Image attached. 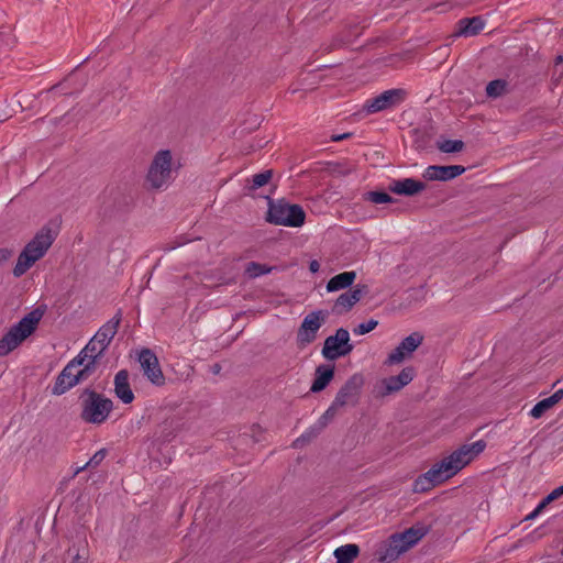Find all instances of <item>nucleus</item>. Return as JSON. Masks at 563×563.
Segmentation results:
<instances>
[{
    "label": "nucleus",
    "instance_id": "f257e3e1",
    "mask_svg": "<svg viewBox=\"0 0 563 563\" xmlns=\"http://www.w3.org/2000/svg\"><path fill=\"white\" fill-rule=\"evenodd\" d=\"M79 418L88 424H103L113 411L114 404L92 387H85L78 396Z\"/></svg>",
    "mask_w": 563,
    "mask_h": 563
},
{
    "label": "nucleus",
    "instance_id": "f03ea898",
    "mask_svg": "<svg viewBox=\"0 0 563 563\" xmlns=\"http://www.w3.org/2000/svg\"><path fill=\"white\" fill-rule=\"evenodd\" d=\"M44 312L45 309L37 307L11 327L0 340V356L8 355L29 338L35 331Z\"/></svg>",
    "mask_w": 563,
    "mask_h": 563
},
{
    "label": "nucleus",
    "instance_id": "7ed1b4c3",
    "mask_svg": "<svg viewBox=\"0 0 563 563\" xmlns=\"http://www.w3.org/2000/svg\"><path fill=\"white\" fill-rule=\"evenodd\" d=\"M268 211L266 220L276 225L298 228L305 223L306 212L299 205H291L286 199L274 200L267 197Z\"/></svg>",
    "mask_w": 563,
    "mask_h": 563
},
{
    "label": "nucleus",
    "instance_id": "20e7f679",
    "mask_svg": "<svg viewBox=\"0 0 563 563\" xmlns=\"http://www.w3.org/2000/svg\"><path fill=\"white\" fill-rule=\"evenodd\" d=\"M485 448L486 442L484 440H478L471 444H463L449 456L438 462V465L441 466V470L451 478L473 461L475 456L482 453Z\"/></svg>",
    "mask_w": 563,
    "mask_h": 563
},
{
    "label": "nucleus",
    "instance_id": "39448f33",
    "mask_svg": "<svg viewBox=\"0 0 563 563\" xmlns=\"http://www.w3.org/2000/svg\"><path fill=\"white\" fill-rule=\"evenodd\" d=\"M172 161L168 150H161L155 154L146 175V183L152 189L159 190L172 181Z\"/></svg>",
    "mask_w": 563,
    "mask_h": 563
},
{
    "label": "nucleus",
    "instance_id": "423d86ee",
    "mask_svg": "<svg viewBox=\"0 0 563 563\" xmlns=\"http://www.w3.org/2000/svg\"><path fill=\"white\" fill-rule=\"evenodd\" d=\"M121 316V310H119L115 316L104 323L86 344V352L95 354L91 355L92 360L99 362L103 357L104 351L108 349L118 332Z\"/></svg>",
    "mask_w": 563,
    "mask_h": 563
},
{
    "label": "nucleus",
    "instance_id": "0eeeda50",
    "mask_svg": "<svg viewBox=\"0 0 563 563\" xmlns=\"http://www.w3.org/2000/svg\"><path fill=\"white\" fill-rule=\"evenodd\" d=\"M354 346L350 343V333L344 328H339L334 335H330L324 340L322 355L329 361H334L349 355Z\"/></svg>",
    "mask_w": 563,
    "mask_h": 563
},
{
    "label": "nucleus",
    "instance_id": "6e6552de",
    "mask_svg": "<svg viewBox=\"0 0 563 563\" xmlns=\"http://www.w3.org/2000/svg\"><path fill=\"white\" fill-rule=\"evenodd\" d=\"M407 96V90L402 88L389 89L368 99L363 108L367 113H376L401 104Z\"/></svg>",
    "mask_w": 563,
    "mask_h": 563
},
{
    "label": "nucleus",
    "instance_id": "1a4fd4ad",
    "mask_svg": "<svg viewBox=\"0 0 563 563\" xmlns=\"http://www.w3.org/2000/svg\"><path fill=\"white\" fill-rule=\"evenodd\" d=\"M324 321L325 313L322 310L308 313L297 331V345L305 347L311 344L317 339V333Z\"/></svg>",
    "mask_w": 563,
    "mask_h": 563
},
{
    "label": "nucleus",
    "instance_id": "9d476101",
    "mask_svg": "<svg viewBox=\"0 0 563 563\" xmlns=\"http://www.w3.org/2000/svg\"><path fill=\"white\" fill-rule=\"evenodd\" d=\"M139 362L144 376L157 387L165 385V376L163 374L159 361L156 354L150 349H143L139 355Z\"/></svg>",
    "mask_w": 563,
    "mask_h": 563
},
{
    "label": "nucleus",
    "instance_id": "9b49d317",
    "mask_svg": "<svg viewBox=\"0 0 563 563\" xmlns=\"http://www.w3.org/2000/svg\"><path fill=\"white\" fill-rule=\"evenodd\" d=\"M409 549L401 533H394L379 544L376 550V556L380 563L393 562Z\"/></svg>",
    "mask_w": 563,
    "mask_h": 563
},
{
    "label": "nucleus",
    "instance_id": "f8f14e48",
    "mask_svg": "<svg viewBox=\"0 0 563 563\" xmlns=\"http://www.w3.org/2000/svg\"><path fill=\"white\" fill-rule=\"evenodd\" d=\"M364 382L363 374H353L339 389L333 400L335 401V406L344 407L350 404L355 405L358 400Z\"/></svg>",
    "mask_w": 563,
    "mask_h": 563
},
{
    "label": "nucleus",
    "instance_id": "ddd939ff",
    "mask_svg": "<svg viewBox=\"0 0 563 563\" xmlns=\"http://www.w3.org/2000/svg\"><path fill=\"white\" fill-rule=\"evenodd\" d=\"M55 240V234L48 227H43L35 236L25 245L23 252L36 261L42 258Z\"/></svg>",
    "mask_w": 563,
    "mask_h": 563
},
{
    "label": "nucleus",
    "instance_id": "4468645a",
    "mask_svg": "<svg viewBox=\"0 0 563 563\" xmlns=\"http://www.w3.org/2000/svg\"><path fill=\"white\" fill-rule=\"evenodd\" d=\"M415 374V368L412 366H407L402 368L398 375L382 379L378 395L380 397H385L401 390L413 379Z\"/></svg>",
    "mask_w": 563,
    "mask_h": 563
},
{
    "label": "nucleus",
    "instance_id": "2eb2a0df",
    "mask_svg": "<svg viewBox=\"0 0 563 563\" xmlns=\"http://www.w3.org/2000/svg\"><path fill=\"white\" fill-rule=\"evenodd\" d=\"M465 172V167L462 165H430L428 166L422 177L428 181H449Z\"/></svg>",
    "mask_w": 563,
    "mask_h": 563
},
{
    "label": "nucleus",
    "instance_id": "dca6fc26",
    "mask_svg": "<svg viewBox=\"0 0 563 563\" xmlns=\"http://www.w3.org/2000/svg\"><path fill=\"white\" fill-rule=\"evenodd\" d=\"M368 294L367 285H356L354 288L341 294L332 308L336 314L350 311L353 306L361 300L364 295Z\"/></svg>",
    "mask_w": 563,
    "mask_h": 563
},
{
    "label": "nucleus",
    "instance_id": "f3484780",
    "mask_svg": "<svg viewBox=\"0 0 563 563\" xmlns=\"http://www.w3.org/2000/svg\"><path fill=\"white\" fill-rule=\"evenodd\" d=\"M427 189V184L413 178L395 179L388 190L399 196L412 197Z\"/></svg>",
    "mask_w": 563,
    "mask_h": 563
},
{
    "label": "nucleus",
    "instance_id": "a211bd4d",
    "mask_svg": "<svg viewBox=\"0 0 563 563\" xmlns=\"http://www.w3.org/2000/svg\"><path fill=\"white\" fill-rule=\"evenodd\" d=\"M339 408L341 407L335 406V401H333L325 412L319 418L318 422L308 432L298 438L294 442V445H297L300 441L308 442L312 438L317 437L319 432L335 417Z\"/></svg>",
    "mask_w": 563,
    "mask_h": 563
},
{
    "label": "nucleus",
    "instance_id": "6ab92c4d",
    "mask_svg": "<svg viewBox=\"0 0 563 563\" xmlns=\"http://www.w3.org/2000/svg\"><path fill=\"white\" fill-rule=\"evenodd\" d=\"M89 559L88 542L85 537L77 536V541L65 553V563H87Z\"/></svg>",
    "mask_w": 563,
    "mask_h": 563
},
{
    "label": "nucleus",
    "instance_id": "aec40b11",
    "mask_svg": "<svg viewBox=\"0 0 563 563\" xmlns=\"http://www.w3.org/2000/svg\"><path fill=\"white\" fill-rule=\"evenodd\" d=\"M114 394L125 405L134 400V394L129 383V372L126 369L119 371L114 376Z\"/></svg>",
    "mask_w": 563,
    "mask_h": 563
},
{
    "label": "nucleus",
    "instance_id": "412c9836",
    "mask_svg": "<svg viewBox=\"0 0 563 563\" xmlns=\"http://www.w3.org/2000/svg\"><path fill=\"white\" fill-rule=\"evenodd\" d=\"M485 26V22L481 16L464 18L456 23L454 36H474L477 35Z\"/></svg>",
    "mask_w": 563,
    "mask_h": 563
},
{
    "label": "nucleus",
    "instance_id": "4be33fe9",
    "mask_svg": "<svg viewBox=\"0 0 563 563\" xmlns=\"http://www.w3.org/2000/svg\"><path fill=\"white\" fill-rule=\"evenodd\" d=\"M75 386V369L66 365L56 377L54 386L52 387V394L60 396Z\"/></svg>",
    "mask_w": 563,
    "mask_h": 563
},
{
    "label": "nucleus",
    "instance_id": "5701e85b",
    "mask_svg": "<svg viewBox=\"0 0 563 563\" xmlns=\"http://www.w3.org/2000/svg\"><path fill=\"white\" fill-rule=\"evenodd\" d=\"M334 377L333 365H319L314 372V379L310 387L311 393H320L330 384Z\"/></svg>",
    "mask_w": 563,
    "mask_h": 563
},
{
    "label": "nucleus",
    "instance_id": "b1692460",
    "mask_svg": "<svg viewBox=\"0 0 563 563\" xmlns=\"http://www.w3.org/2000/svg\"><path fill=\"white\" fill-rule=\"evenodd\" d=\"M430 531V526H426L421 522L413 525L412 527L400 532L406 544L411 549L417 544L424 536Z\"/></svg>",
    "mask_w": 563,
    "mask_h": 563
},
{
    "label": "nucleus",
    "instance_id": "393cba45",
    "mask_svg": "<svg viewBox=\"0 0 563 563\" xmlns=\"http://www.w3.org/2000/svg\"><path fill=\"white\" fill-rule=\"evenodd\" d=\"M356 278L355 272H343L333 276L327 284V290L329 292L338 291L350 287Z\"/></svg>",
    "mask_w": 563,
    "mask_h": 563
},
{
    "label": "nucleus",
    "instance_id": "a878e982",
    "mask_svg": "<svg viewBox=\"0 0 563 563\" xmlns=\"http://www.w3.org/2000/svg\"><path fill=\"white\" fill-rule=\"evenodd\" d=\"M360 554V547L354 543H349L336 548L333 552L336 563H353Z\"/></svg>",
    "mask_w": 563,
    "mask_h": 563
},
{
    "label": "nucleus",
    "instance_id": "bb28decb",
    "mask_svg": "<svg viewBox=\"0 0 563 563\" xmlns=\"http://www.w3.org/2000/svg\"><path fill=\"white\" fill-rule=\"evenodd\" d=\"M35 262H37V261L34 257H32L31 255H27L26 252L22 251L20 253L16 264L13 268V272H12L13 275L15 277H21L35 264Z\"/></svg>",
    "mask_w": 563,
    "mask_h": 563
},
{
    "label": "nucleus",
    "instance_id": "cd10ccee",
    "mask_svg": "<svg viewBox=\"0 0 563 563\" xmlns=\"http://www.w3.org/2000/svg\"><path fill=\"white\" fill-rule=\"evenodd\" d=\"M111 196L117 210H125L130 208L133 202L132 196L120 188L112 189Z\"/></svg>",
    "mask_w": 563,
    "mask_h": 563
},
{
    "label": "nucleus",
    "instance_id": "c85d7f7f",
    "mask_svg": "<svg viewBox=\"0 0 563 563\" xmlns=\"http://www.w3.org/2000/svg\"><path fill=\"white\" fill-rule=\"evenodd\" d=\"M273 169H266L262 173L253 175L252 179L250 180V185L247 186L249 191H255L256 189L267 185L272 177H273Z\"/></svg>",
    "mask_w": 563,
    "mask_h": 563
},
{
    "label": "nucleus",
    "instance_id": "c756f323",
    "mask_svg": "<svg viewBox=\"0 0 563 563\" xmlns=\"http://www.w3.org/2000/svg\"><path fill=\"white\" fill-rule=\"evenodd\" d=\"M423 335L419 332H413L406 336L401 342V349L407 350V353H413L422 343Z\"/></svg>",
    "mask_w": 563,
    "mask_h": 563
},
{
    "label": "nucleus",
    "instance_id": "7c9ffc66",
    "mask_svg": "<svg viewBox=\"0 0 563 563\" xmlns=\"http://www.w3.org/2000/svg\"><path fill=\"white\" fill-rule=\"evenodd\" d=\"M411 353H407V350L401 349V344L399 343L387 356L384 364L385 365H395L400 364L405 360L409 358Z\"/></svg>",
    "mask_w": 563,
    "mask_h": 563
},
{
    "label": "nucleus",
    "instance_id": "2f4dec72",
    "mask_svg": "<svg viewBox=\"0 0 563 563\" xmlns=\"http://www.w3.org/2000/svg\"><path fill=\"white\" fill-rule=\"evenodd\" d=\"M98 362L95 360H88L84 367L80 369H75V380L76 385L85 382L88 377L96 371Z\"/></svg>",
    "mask_w": 563,
    "mask_h": 563
},
{
    "label": "nucleus",
    "instance_id": "473e14b6",
    "mask_svg": "<svg viewBox=\"0 0 563 563\" xmlns=\"http://www.w3.org/2000/svg\"><path fill=\"white\" fill-rule=\"evenodd\" d=\"M507 88V81L504 79H495L486 86V93L490 98H498L503 96Z\"/></svg>",
    "mask_w": 563,
    "mask_h": 563
},
{
    "label": "nucleus",
    "instance_id": "72a5a7b5",
    "mask_svg": "<svg viewBox=\"0 0 563 563\" xmlns=\"http://www.w3.org/2000/svg\"><path fill=\"white\" fill-rule=\"evenodd\" d=\"M273 271V267H269L265 264H260L257 262H250L246 266L245 273L250 278H256L262 275L268 274Z\"/></svg>",
    "mask_w": 563,
    "mask_h": 563
},
{
    "label": "nucleus",
    "instance_id": "f704fd0d",
    "mask_svg": "<svg viewBox=\"0 0 563 563\" xmlns=\"http://www.w3.org/2000/svg\"><path fill=\"white\" fill-rule=\"evenodd\" d=\"M435 485L430 476L427 473L418 476V478L413 482V492L415 493H424L432 489Z\"/></svg>",
    "mask_w": 563,
    "mask_h": 563
},
{
    "label": "nucleus",
    "instance_id": "c9c22d12",
    "mask_svg": "<svg viewBox=\"0 0 563 563\" xmlns=\"http://www.w3.org/2000/svg\"><path fill=\"white\" fill-rule=\"evenodd\" d=\"M465 144L461 140H445L438 143V148L442 153H456L464 148Z\"/></svg>",
    "mask_w": 563,
    "mask_h": 563
},
{
    "label": "nucleus",
    "instance_id": "e433bc0d",
    "mask_svg": "<svg viewBox=\"0 0 563 563\" xmlns=\"http://www.w3.org/2000/svg\"><path fill=\"white\" fill-rule=\"evenodd\" d=\"M365 200H368L373 203H389L394 201V198L385 192V191H368L365 194Z\"/></svg>",
    "mask_w": 563,
    "mask_h": 563
},
{
    "label": "nucleus",
    "instance_id": "4c0bfd02",
    "mask_svg": "<svg viewBox=\"0 0 563 563\" xmlns=\"http://www.w3.org/2000/svg\"><path fill=\"white\" fill-rule=\"evenodd\" d=\"M106 456H107V450L100 449L91 456V459L85 465H82L81 467H78L75 474H78L80 471L89 468V467L90 468L97 467L104 460Z\"/></svg>",
    "mask_w": 563,
    "mask_h": 563
},
{
    "label": "nucleus",
    "instance_id": "58836bf2",
    "mask_svg": "<svg viewBox=\"0 0 563 563\" xmlns=\"http://www.w3.org/2000/svg\"><path fill=\"white\" fill-rule=\"evenodd\" d=\"M91 355H95L91 352H86V346L75 356L70 362H68V366L76 369L79 366H85L88 360H91Z\"/></svg>",
    "mask_w": 563,
    "mask_h": 563
},
{
    "label": "nucleus",
    "instance_id": "ea45409f",
    "mask_svg": "<svg viewBox=\"0 0 563 563\" xmlns=\"http://www.w3.org/2000/svg\"><path fill=\"white\" fill-rule=\"evenodd\" d=\"M428 476L431 477V479L433 481V483H435V485H439L445 481L449 479V475L445 474L442 470H441V466L438 465V463H435L428 472H426Z\"/></svg>",
    "mask_w": 563,
    "mask_h": 563
},
{
    "label": "nucleus",
    "instance_id": "a19ab883",
    "mask_svg": "<svg viewBox=\"0 0 563 563\" xmlns=\"http://www.w3.org/2000/svg\"><path fill=\"white\" fill-rule=\"evenodd\" d=\"M550 408H552V406H550L549 401L547 400V398L538 401L533 408L531 409L530 411V415L538 419V418H541L545 411H548Z\"/></svg>",
    "mask_w": 563,
    "mask_h": 563
},
{
    "label": "nucleus",
    "instance_id": "79ce46f5",
    "mask_svg": "<svg viewBox=\"0 0 563 563\" xmlns=\"http://www.w3.org/2000/svg\"><path fill=\"white\" fill-rule=\"evenodd\" d=\"M377 324V320L371 319L367 322L360 323L353 331L355 334L363 335L373 331Z\"/></svg>",
    "mask_w": 563,
    "mask_h": 563
},
{
    "label": "nucleus",
    "instance_id": "37998d69",
    "mask_svg": "<svg viewBox=\"0 0 563 563\" xmlns=\"http://www.w3.org/2000/svg\"><path fill=\"white\" fill-rule=\"evenodd\" d=\"M563 495V485L553 489L543 500L539 504V509H544L550 503L554 501Z\"/></svg>",
    "mask_w": 563,
    "mask_h": 563
},
{
    "label": "nucleus",
    "instance_id": "c03bdc74",
    "mask_svg": "<svg viewBox=\"0 0 563 563\" xmlns=\"http://www.w3.org/2000/svg\"><path fill=\"white\" fill-rule=\"evenodd\" d=\"M561 399H563V389L556 390L553 395L547 398L550 406L556 405Z\"/></svg>",
    "mask_w": 563,
    "mask_h": 563
},
{
    "label": "nucleus",
    "instance_id": "a18cd8bd",
    "mask_svg": "<svg viewBox=\"0 0 563 563\" xmlns=\"http://www.w3.org/2000/svg\"><path fill=\"white\" fill-rule=\"evenodd\" d=\"M561 399H563V389L556 390L553 395L547 398L550 406L556 405Z\"/></svg>",
    "mask_w": 563,
    "mask_h": 563
},
{
    "label": "nucleus",
    "instance_id": "49530a36",
    "mask_svg": "<svg viewBox=\"0 0 563 563\" xmlns=\"http://www.w3.org/2000/svg\"><path fill=\"white\" fill-rule=\"evenodd\" d=\"M561 399H563V389L556 390L553 395L547 398L550 406L556 405Z\"/></svg>",
    "mask_w": 563,
    "mask_h": 563
},
{
    "label": "nucleus",
    "instance_id": "de8ad7c7",
    "mask_svg": "<svg viewBox=\"0 0 563 563\" xmlns=\"http://www.w3.org/2000/svg\"><path fill=\"white\" fill-rule=\"evenodd\" d=\"M12 256V251L9 249H0V264L7 262Z\"/></svg>",
    "mask_w": 563,
    "mask_h": 563
},
{
    "label": "nucleus",
    "instance_id": "09e8293b",
    "mask_svg": "<svg viewBox=\"0 0 563 563\" xmlns=\"http://www.w3.org/2000/svg\"><path fill=\"white\" fill-rule=\"evenodd\" d=\"M351 136H352L351 132H346V133H342V134H333L331 136V141L332 142H339V141H343V140L350 139Z\"/></svg>",
    "mask_w": 563,
    "mask_h": 563
},
{
    "label": "nucleus",
    "instance_id": "8fccbe9b",
    "mask_svg": "<svg viewBox=\"0 0 563 563\" xmlns=\"http://www.w3.org/2000/svg\"><path fill=\"white\" fill-rule=\"evenodd\" d=\"M563 78V70L559 71L558 68L553 70L552 82L559 85Z\"/></svg>",
    "mask_w": 563,
    "mask_h": 563
},
{
    "label": "nucleus",
    "instance_id": "3c124183",
    "mask_svg": "<svg viewBox=\"0 0 563 563\" xmlns=\"http://www.w3.org/2000/svg\"><path fill=\"white\" fill-rule=\"evenodd\" d=\"M309 269L311 273H317L319 272L320 269V264L317 260H312L310 263H309Z\"/></svg>",
    "mask_w": 563,
    "mask_h": 563
},
{
    "label": "nucleus",
    "instance_id": "603ef678",
    "mask_svg": "<svg viewBox=\"0 0 563 563\" xmlns=\"http://www.w3.org/2000/svg\"><path fill=\"white\" fill-rule=\"evenodd\" d=\"M543 509H539V505L537 506V508L531 512L529 514L527 517H526V520H530V519H533L534 517H537Z\"/></svg>",
    "mask_w": 563,
    "mask_h": 563
},
{
    "label": "nucleus",
    "instance_id": "864d4df0",
    "mask_svg": "<svg viewBox=\"0 0 563 563\" xmlns=\"http://www.w3.org/2000/svg\"><path fill=\"white\" fill-rule=\"evenodd\" d=\"M211 371H212V373H213V374H216V375H217V374H219V373H220V371H221V365H220V364H218V363H217V364H213V365L211 366Z\"/></svg>",
    "mask_w": 563,
    "mask_h": 563
},
{
    "label": "nucleus",
    "instance_id": "5fc2aeb1",
    "mask_svg": "<svg viewBox=\"0 0 563 563\" xmlns=\"http://www.w3.org/2000/svg\"><path fill=\"white\" fill-rule=\"evenodd\" d=\"M562 63H563V56L558 55V56L555 57V60H554V69H556V68H558V66H559L560 64H562Z\"/></svg>",
    "mask_w": 563,
    "mask_h": 563
},
{
    "label": "nucleus",
    "instance_id": "6e6d98bb",
    "mask_svg": "<svg viewBox=\"0 0 563 563\" xmlns=\"http://www.w3.org/2000/svg\"><path fill=\"white\" fill-rule=\"evenodd\" d=\"M62 85H63V82H58V84H56V85L52 86L47 91H48V92L54 91V90H56L57 88H59Z\"/></svg>",
    "mask_w": 563,
    "mask_h": 563
},
{
    "label": "nucleus",
    "instance_id": "4d7b16f0",
    "mask_svg": "<svg viewBox=\"0 0 563 563\" xmlns=\"http://www.w3.org/2000/svg\"><path fill=\"white\" fill-rule=\"evenodd\" d=\"M561 554L563 555V548H562Z\"/></svg>",
    "mask_w": 563,
    "mask_h": 563
}]
</instances>
